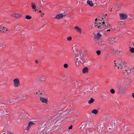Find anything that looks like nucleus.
Instances as JSON below:
<instances>
[{"label": "nucleus", "instance_id": "nucleus-1", "mask_svg": "<svg viewBox=\"0 0 134 134\" xmlns=\"http://www.w3.org/2000/svg\"><path fill=\"white\" fill-rule=\"evenodd\" d=\"M73 52L75 55V59L76 65L77 66H78L81 64H83L85 62L84 59L81 57L80 53L77 49H75Z\"/></svg>", "mask_w": 134, "mask_h": 134}, {"label": "nucleus", "instance_id": "nucleus-2", "mask_svg": "<svg viewBox=\"0 0 134 134\" xmlns=\"http://www.w3.org/2000/svg\"><path fill=\"white\" fill-rule=\"evenodd\" d=\"M116 87L118 90V92L120 94L123 95L125 93L127 89L123 86L122 83L121 82H119L116 85Z\"/></svg>", "mask_w": 134, "mask_h": 134}, {"label": "nucleus", "instance_id": "nucleus-3", "mask_svg": "<svg viewBox=\"0 0 134 134\" xmlns=\"http://www.w3.org/2000/svg\"><path fill=\"white\" fill-rule=\"evenodd\" d=\"M126 63L125 62L121 61L118 62V69L122 70L123 71H126Z\"/></svg>", "mask_w": 134, "mask_h": 134}, {"label": "nucleus", "instance_id": "nucleus-4", "mask_svg": "<svg viewBox=\"0 0 134 134\" xmlns=\"http://www.w3.org/2000/svg\"><path fill=\"white\" fill-rule=\"evenodd\" d=\"M13 85L15 88L18 87L20 85V82L19 80L17 78H15L13 80Z\"/></svg>", "mask_w": 134, "mask_h": 134}, {"label": "nucleus", "instance_id": "nucleus-5", "mask_svg": "<svg viewBox=\"0 0 134 134\" xmlns=\"http://www.w3.org/2000/svg\"><path fill=\"white\" fill-rule=\"evenodd\" d=\"M116 38H109L108 39H107V41L110 44H113L116 41Z\"/></svg>", "mask_w": 134, "mask_h": 134}, {"label": "nucleus", "instance_id": "nucleus-6", "mask_svg": "<svg viewBox=\"0 0 134 134\" xmlns=\"http://www.w3.org/2000/svg\"><path fill=\"white\" fill-rule=\"evenodd\" d=\"M93 123L90 121H87L85 125L84 128L85 129L91 128L93 126Z\"/></svg>", "mask_w": 134, "mask_h": 134}, {"label": "nucleus", "instance_id": "nucleus-7", "mask_svg": "<svg viewBox=\"0 0 134 134\" xmlns=\"http://www.w3.org/2000/svg\"><path fill=\"white\" fill-rule=\"evenodd\" d=\"M102 19L103 21V22L101 24H102L103 25H104L105 23H107V22L108 21V18H106L105 15H104L102 16Z\"/></svg>", "mask_w": 134, "mask_h": 134}, {"label": "nucleus", "instance_id": "nucleus-8", "mask_svg": "<svg viewBox=\"0 0 134 134\" xmlns=\"http://www.w3.org/2000/svg\"><path fill=\"white\" fill-rule=\"evenodd\" d=\"M101 25L102 26L100 27V30H103L105 27H106L107 29L110 28V25L108 23H105L104 25H103L102 24Z\"/></svg>", "mask_w": 134, "mask_h": 134}, {"label": "nucleus", "instance_id": "nucleus-9", "mask_svg": "<svg viewBox=\"0 0 134 134\" xmlns=\"http://www.w3.org/2000/svg\"><path fill=\"white\" fill-rule=\"evenodd\" d=\"M104 127V125L103 124L99 125L97 127V131L99 132H102Z\"/></svg>", "mask_w": 134, "mask_h": 134}, {"label": "nucleus", "instance_id": "nucleus-10", "mask_svg": "<svg viewBox=\"0 0 134 134\" xmlns=\"http://www.w3.org/2000/svg\"><path fill=\"white\" fill-rule=\"evenodd\" d=\"M97 20V18L95 19L96 22L95 23L94 25L96 27H97L98 28H100V27L102 26H101L102 24H101L100 22L99 23H98Z\"/></svg>", "mask_w": 134, "mask_h": 134}, {"label": "nucleus", "instance_id": "nucleus-11", "mask_svg": "<svg viewBox=\"0 0 134 134\" xmlns=\"http://www.w3.org/2000/svg\"><path fill=\"white\" fill-rule=\"evenodd\" d=\"M120 18L122 20H125L127 18V15L124 13H120L119 14Z\"/></svg>", "mask_w": 134, "mask_h": 134}, {"label": "nucleus", "instance_id": "nucleus-12", "mask_svg": "<svg viewBox=\"0 0 134 134\" xmlns=\"http://www.w3.org/2000/svg\"><path fill=\"white\" fill-rule=\"evenodd\" d=\"M41 101L44 104L47 103L48 102V99L47 98H44L43 97H41L40 98Z\"/></svg>", "mask_w": 134, "mask_h": 134}, {"label": "nucleus", "instance_id": "nucleus-13", "mask_svg": "<svg viewBox=\"0 0 134 134\" xmlns=\"http://www.w3.org/2000/svg\"><path fill=\"white\" fill-rule=\"evenodd\" d=\"M66 16V15L64 14H63L62 13L60 14H59L57 15L56 17H54V18L56 19H60L63 16Z\"/></svg>", "mask_w": 134, "mask_h": 134}, {"label": "nucleus", "instance_id": "nucleus-14", "mask_svg": "<svg viewBox=\"0 0 134 134\" xmlns=\"http://www.w3.org/2000/svg\"><path fill=\"white\" fill-rule=\"evenodd\" d=\"M34 124V123L33 122H32L31 121H30L28 125L26 127V129L27 130H28L31 127V126L33 125Z\"/></svg>", "mask_w": 134, "mask_h": 134}, {"label": "nucleus", "instance_id": "nucleus-15", "mask_svg": "<svg viewBox=\"0 0 134 134\" xmlns=\"http://www.w3.org/2000/svg\"><path fill=\"white\" fill-rule=\"evenodd\" d=\"M74 29L77 32L81 33L82 32V31L81 28L77 26H76L74 28Z\"/></svg>", "mask_w": 134, "mask_h": 134}, {"label": "nucleus", "instance_id": "nucleus-16", "mask_svg": "<svg viewBox=\"0 0 134 134\" xmlns=\"http://www.w3.org/2000/svg\"><path fill=\"white\" fill-rule=\"evenodd\" d=\"M12 16L14 18H20L21 16V15L19 14L18 13H15L13 14H12Z\"/></svg>", "mask_w": 134, "mask_h": 134}, {"label": "nucleus", "instance_id": "nucleus-17", "mask_svg": "<svg viewBox=\"0 0 134 134\" xmlns=\"http://www.w3.org/2000/svg\"><path fill=\"white\" fill-rule=\"evenodd\" d=\"M82 71L83 73H86L88 72V69L87 67H85L83 69Z\"/></svg>", "mask_w": 134, "mask_h": 134}, {"label": "nucleus", "instance_id": "nucleus-18", "mask_svg": "<svg viewBox=\"0 0 134 134\" xmlns=\"http://www.w3.org/2000/svg\"><path fill=\"white\" fill-rule=\"evenodd\" d=\"M7 30V28H5L4 27L0 28V31L1 32H6Z\"/></svg>", "mask_w": 134, "mask_h": 134}, {"label": "nucleus", "instance_id": "nucleus-19", "mask_svg": "<svg viewBox=\"0 0 134 134\" xmlns=\"http://www.w3.org/2000/svg\"><path fill=\"white\" fill-rule=\"evenodd\" d=\"M42 94V93L41 91H38L36 92H34V94L35 95L36 97H39V96L41 94Z\"/></svg>", "mask_w": 134, "mask_h": 134}, {"label": "nucleus", "instance_id": "nucleus-20", "mask_svg": "<svg viewBox=\"0 0 134 134\" xmlns=\"http://www.w3.org/2000/svg\"><path fill=\"white\" fill-rule=\"evenodd\" d=\"M87 4L91 6L92 7L94 5L92 3V1H90L88 0L87 1Z\"/></svg>", "mask_w": 134, "mask_h": 134}, {"label": "nucleus", "instance_id": "nucleus-21", "mask_svg": "<svg viewBox=\"0 0 134 134\" xmlns=\"http://www.w3.org/2000/svg\"><path fill=\"white\" fill-rule=\"evenodd\" d=\"M0 113H1V114L2 115H4V114L5 115H8V113L9 112H8L7 111H6V110H4L3 111V113H2V112H0Z\"/></svg>", "mask_w": 134, "mask_h": 134}, {"label": "nucleus", "instance_id": "nucleus-22", "mask_svg": "<svg viewBox=\"0 0 134 134\" xmlns=\"http://www.w3.org/2000/svg\"><path fill=\"white\" fill-rule=\"evenodd\" d=\"M39 79L40 81H43L45 78V77L43 75H41L39 77Z\"/></svg>", "mask_w": 134, "mask_h": 134}, {"label": "nucleus", "instance_id": "nucleus-23", "mask_svg": "<svg viewBox=\"0 0 134 134\" xmlns=\"http://www.w3.org/2000/svg\"><path fill=\"white\" fill-rule=\"evenodd\" d=\"M94 101V99L92 98H91L88 101V103L89 104H91L93 103Z\"/></svg>", "mask_w": 134, "mask_h": 134}, {"label": "nucleus", "instance_id": "nucleus-24", "mask_svg": "<svg viewBox=\"0 0 134 134\" xmlns=\"http://www.w3.org/2000/svg\"><path fill=\"white\" fill-rule=\"evenodd\" d=\"M31 7L32 9H35V11H36L37 9H36V6L35 3H31Z\"/></svg>", "mask_w": 134, "mask_h": 134}, {"label": "nucleus", "instance_id": "nucleus-25", "mask_svg": "<svg viewBox=\"0 0 134 134\" xmlns=\"http://www.w3.org/2000/svg\"><path fill=\"white\" fill-rule=\"evenodd\" d=\"M15 29L16 31H18L20 30V26L19 25H17L15 27Z\"/></svg>", "mask_w": 134, "mask_h": 134}, {"label": "nucleus", "instance_id": "nucleus-26", "mask_svg": "<svg viewBox=\"0 0 134 134\" xmlns=\"http://www.w3.org/2000/svg\"><path fill=\"white\" fill-rule=\"evenodd\" d=\"M98 112V111L97 110L94 109L92 111V113L94 114H96Z\"/></svg>", "mask_w": 134, "mask_h": 134}, {"label": "nucleus", "instance_id": "nucleus-27", "mask_svg": "<svg viewBox=\"0 0 134 134\" xmlns=\"http://www.w3.org/2000/svg\"><path fill=\"white\" fill-rule=\"evenodd\" d=\"M115 54H116L117 55H121L122 54V53L120 51H115Z\"/></svg>", "mask_w": 134, "mask_h": 134}, {"label": "nucleus", "instance_id": "nucleus-28", "mask_svg": "<svg viewBox=\"0 0 134 134\" xmlns=\"http://www.w3.org/2000/svg\"><path fill=\"white\" fill-rule=\"evenodd\" d=\"M25 18L27 19L30 20L31 19V17L28 15H27L26 16Z\"/></svg>", "mask_w": 134, "mask_h": 134}, {"label": "nucleus", "instance_id": "nucleus-29", "mask_svg": "<svg viewBox=\"0 0 134 134\" xmlns=\"http://www.w3.org/2000/svg\"><path fill=\"white\" fill-rule=\"evenodd\" d=\"M5 44L3 43L0 44V49L2 48L3 47H4Z\"/></svg>", "mask_w": 134, "mask_h": 134}, {"label": "nucleus", "instance_id": "nucleus-30", "mask_svg": "<svg viewBox=\"0 0 134 134\" xmlns=\"http://www.w3.org/2000/svg\"><path fill=\"white\" fill-rule=\"evenodd\" d=\"M104 44V42L103 41H101L99 43V45L100 46H102V45Z\"/></svg>", "mask_w": 134, "mask_h": 134}, {"label": "nucleus", "instance_id": "nucleus-31", "mask_svg": "<svg viewBox=\"0 0 134 134\" xmlns=\"http://www.w3.org/2000/svg\"><path fill=\"white\" fill-rule=\"evenodd\" d=\"M130 52L131 53L134 52V48H131L130 47Z\"/></svg>", "mask_w": 134, "mask_h": 134}, {"label": "nucleus", "instance_id": "nucleus-32", "mask_svg": "<svg viewBox=\"0 0 134 134\" xmlns=\"http://www.w3.org/2000/svg\"><path fill=\"white\" fill-rule=\"evenodd\" d=\"M110 92L112 94H114L115 92V90L113 89H111L110 90Z\"/></svg>", "mask_w": 134, "mask_h": 134}, {"label": "nucleus", "instance_id": "nucleus-33", "mask_svg": "<svg viewBox=\"0 0 134 134\" xmlns=\"http://www.w3.org/2000/svg\"><path fill=\"white\" fill-rule=\"evenodd\" d=\"M67 39L68 41H70L71 40H72V38L71 36L68 37L67 38Z\"/></svg>", "mask_w": 134, "mask_h": 134}, {"label": "nucleus", "instance_id": "nucleus-34", "mask_svg": "<svg viewBox=\"0 0 134 134\" xmlns=\"http://www.w3.org/2000/svg\"><path fill=\"white\" fill-rule=\"evenodd\" d=\"M97 35L98 36H97V37L98 38H99V37L101 36V34L100 33H98L97 34Z\"/></svg>", "mask_w": 134, "mask_h": 134}, {"label": "nucleus", "instance_id": "nucleus-35", "mask_svg": "<svg viewBox=\"0 0 134 134\" xmlns=\"http://www.w3.org/2000/svg\"><path fill=\"white\" fill-rule=\"evenodd\" d=\"M108 47V45H106L103 49L102 50L103 51H104L105 50V49Z\"/></svg>", "mask_w": 134, "mask_h": 134}, {"label": "nucleus", "instance_id": "nucleus-36", "mask_svg": "<svg viewBox=\"0 0 134 134\" xmlns=\"http://www.w3.org/2000/svg\"><path fill=\"white\" fill-rule=\"evenodd\" d=\"M63 66L64 68H66L68 67V66L67 64H65Z\"/></svg>", "mask_w": 134, "mask_h": 134}, {"label": "nucleus", "instance_id": "nucleus-37", "mask_svg": "<svg viewBox=\"0 0 134 134\" xmlns=\"http://www.w3.org/2000/svg\"><path fill=\"white\" fill-rule=\"evenodd\" d=\"M127 126H124V131H127Z\"/></svg>", "mask_w": 134, "mask_h": 134}, {"label": "nucleus", "instance_id": "nucleus-38", "mask_svg": "<svg viewBox=\"0 0 134 134\" xmlns=\"http://www.w3.org/2000/svg\"><path fill=\"white\" fill-rule=\"evenodd\" d=\"M100 51H96V53H97V54L98 55H99L100 54Z\"/></svg>", "mask_w": 134, "mask_h": 134}, {"label": "nucleus", "instance_id": "nucleus-39", "mask_svg": "<svg viewBox=\"0 0 134 134\" xmlns=\"http://www.w3.org/2000/svg\"><path fill=\"white\" fill-rule=\"evenodd\" d=\"M114 65H114V66H116V67H118V63H115V62H116V61H114Z\"/></svg>", "mask_w": 134, "mask_h": 134}, {"label": "nucleus", "instance_id": "nucleus-40", "mask_svg": "<svg viewBox=\"0 0 134 134\" xmlns=\"http://www.w3.org/2000/svg\"><path fill=\"white\" fill-rule=\"evenodd\" d=\"M13 102V101L10 99L8 101V103L9 104H12V103Z\"/></svg>", "mask_w": 134, "mask_h": 134}, {"label": "nucleus", "instance_id": "nucleus-41", "mask_svg": "<svg viewBox=\"0 0 134 134\" xmlns=\"http://www.w3.org/2000/svg\"><path fill=\"white\" fill-rule=\"evenodd\" d=\"M114 51V49H111L110 52H111L113 53V52H114V53H115V51Z\"/></svg>", "mask_w": 134, "mask_h": 134}, {"label": "nucleus", "instance_id": "nucleus-42", "mask_svg": "<svg viewBox=\"0 0 134 134\" xmlns=\"http://www.w3.org/2000/svg\"><path fill=\"white\" fill-rule=\"evenodd\" d=\"M120 27L119 26H118L116 28V29L117 30L119 31L120 30Z\"/></svg>", "mask_w": 134, "mask_h": 134}, {"label": "nucleus", "instance_id": "nucleus-43", "mask_svg": "<svg viewBox=\"0 0 134 134\" xmlns=\"http://www.w3.org/2000/svg\"><path fill=\"white\" fill-rule=\"evenodd\" d=\"M72 126L71 125L69 127V129H72Z\"/></svg>", "mask_w": 134, "mask_h": 134}, {"label": "nucleus", "instance_id": "nucleus-44", "mask_svg": "<svg viewBox=\"0 0 134 134\" xmlns=\"http://www.w3.org/2000/svg\"><path fill=\"white\" fill-rule=\"evenodd\" d=\"M38 61L37 60H36L35 61V63H36V64L38 63Z\"/></svg>", "mask_w": 134, "mask_h": 134}, {"label": "nucleus", "instance_id": "nucleus-45", "mask_svg": "<svg viewBox=\"0 0 134 134\" xmlns=\"http://www.w3.org/2000/svg\"><path fill=\"white\" fill-rule=\"evenodd\" d=\"M21 120V118H19L18 119V121H20Z\"/></svg>", "mask_w": 134, "mask_h": 134}, {"label": "nucleus", "instance_id": "nucleus-46", "mask_svg": "<svg viewBox=\"0 0 134 134\" xmlns=\"http://www.w3.org/2000/svg\"><path fill=\"white\" fill-rule=\"evenodd\" d=\"M132 96L134 98V93H133L132 94Z\"/></svg>", "mask_w": 134, "mask_h": 134}, {"label": "nucleus", "instance_id": "nucleus-47", "mask_svg": "<svg viewBox=\"0 0 134 134\" xmlns=\"http://www.w3.org/2000/svg\"><path fill=\"white\" fill-rule=\"evenodd\" d=\"M9 134H13V133H11V132H10V133H9Z\"/></svg>", "mask_w": 134, "mask_h": 134}, {"label": "nucleus", "instance_id": "nucleus-48", "mask_svg": "<svg viewBox=\"0 0 134 134\" xmlns=\"http://www.w3.org/2000/svg\"><path fill=\"white\" fill-rule=\"evenodd\" d=\"M107 31H110V29H108V30H107Z\"/></svg>", "mask_w": 134, "mask_h": 134}, {"label": "nucleus", "instance_id": "nucleus-49", "mask_svg": "<svg viewBox=\"0 0 134 134\" xmlns=\"http://www.w3.org/2000/svg\"><path fill=\"white\" fill-rule=\"evenodd\" d=\"M39 12H41V10H39Z\"/></svg>", "mask_w": 134, "mask_h": 134}, {"label": "nucleus", "instance_id": "nucleus-50", "mask_svg": "<svg viewBox=\"0 0 134 134\" xmlns=\"http://www.w3.org/2000/svg\"><path fill=\"white\" fill-rule=\"evenodd\" d=\"M22 98L21 97V98H20V99H18L19 100H21V99Z\"/></svg>", "mask_w": 134, "mask_h": 134}, {"label": "nucleus", "instance_id": "nucleus-51", "mask_svg": "<svg viewBox=\"0 0 134 134\" xmlns=\"http://www.w3.org/2000/svg\"><path fill=\"white\" fill-rule=\"evenodd\" d=\"M107 15V14H106L105 15V16Z\"/></svg>", "mask_w": 134, "mask_h": 134}, {"label": "nucleus", "instance_id": "nucleus-52", "mask_svg": "<svg viewBox=\"0 0 134 134\" xmlns=\"http://www.w3.org/2000/svg\"><path fill=\"white\" fill-rule=\"evenodd\" d=\"M109 129H110V128H109Z\"/></svg>", "mask_w": 134, "mask_h": 134}, {"label": "nucleus", "instance_id": "nucleus-53", "mask_svg": "<svg viewBox=\"0 0 134 134\" xmlns=\"http://www.w3.org/2000/svg\"><path fill=\"white\" fill-rule=\"evenodd\" d=\"M42 14H43V15L44 14V13H42Z\"/></svg>", "mask_w": 134, "mask_h": 134}]
</instances>
